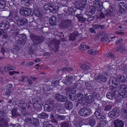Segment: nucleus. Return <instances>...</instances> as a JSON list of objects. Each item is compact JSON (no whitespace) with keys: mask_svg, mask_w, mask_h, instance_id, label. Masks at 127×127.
Masks as SVG:
<instances>
[{"mask_svg":"<svg viewBox=\"0 0 127 127\" xmlns=\"http://www.w3.org/2000/svg\"><path fill=\"white\" fill-rule=\"evenodd\" d=\"M27 20L25 18L19 19L17 21V24L19 26H23L27 22Z\"/></svg>","mask_w":127,"mask_h":127,"instance_id":"19","label":"nucleus"},{"mask_svg":"<svg viewBox=\"0 0 127 127\" xmlns=\"http://www.w3.org/2000/svg\"><path fill=\"white\" fill-rule=\"evenodd\" d=\"M8 118L6 116L0 117V127H8Z\"/></svg>","mask_w":127,"mask_h":127,"instance_id":"7","label":"nucleus"},{"mask_svg":"<svg viewBox=\"0 0 127 127\" xmlns=\"http://www.w3.org/2000/svg\"><path fill=\"white\" fill-rule=\"evenodd\" d=\"M11 92V90L10 89H7L5 91V94L6 95H9Z\"/></svg>","mask_w":127,"mask_h":127,"instance_id":"62","label":"nucleus"},{"mask_svg":"<svg viewBox=\"0 0 127 127\" xmlns=\"http://www.w3.org/2000/svg\"><path fill=\"white\" fill-rule=\"evenodd\" d=\"M87 0H82L79 4L80 9L77 10V11H81V10L87 4Z\"/></svg>","mask_w":127,"mask_h":127,"instance_id":"28","label":"nucleus"},{"mask_svg":"<svg viewBox=\"0 0 127 127\" xmlns=\"http://www.w3.org/2000/svg\"><path fill=\"white\" fill-rule=\"evenodd\" d=\"M80 12L79 14H77L76 15V16L78 18V21L81 23H84L87 20V19L85 18L83 16H80L81 11H78ZM88 19H87L88 21Z\"/></svg>","mask_w":127,"mask_h":127,"instance_id":"18","label":"nucleus"},{"mask_svg":"<svg viewBox=\"0 0 127 127\" xmlns=\"http://www.w3.org/2000/svg\"><path fill=\"white\" fill-rule=\"evenodd\" d=\"M30 36L33 43L35 44L41 43L43 40V39L42 37L37 36L34 34H31Z\"/></svg>","mask_w":127,"mask_h":127,"instance_id":"2","label":"nucleus"},{"mask_svg":"<svg viewBox=\"0 0 127 127\" xmlns=\"http://www.w3.org/2000/svg\"><path fill=\"white\" fill-rule=\"evenodd\" d=\"M89 122L91 126H93L95 124V119L92 117L89 118Z\"/></svg>","mask_w":127,"mask_h":127,"instance_id":"39","label":"nucleus"},{"mask_svg":"<svg viewBox=\"0 0 127 127\" xmlns=\"http://www.w3.org/2000/svg\"><path fill=\"white\" fill-rule=\"evenodd\" d=\"M73 78L71 76L68 77L65 81V83L67 86H69L73 82Z\"/></svg>","mask_w":127,"mask_h":127,"instance_id":"27","label":"nucleus"},{"mask_svg":"<svg viewBox=\"0 0 127 127\" xmlns=\"http://www.w3.org/2000/svg\"><path fill=\"white\" fill-rule=\"evenodd\" d=\"M90 51L91 52L90 53H91V54L94 55H96L99 53V51H94L92 50H91Z\"/></svg>","mask_w":127,"mask_h":127,"instance_id":"63","label":"nucleus"},{"mask_svg":"<svg viewBox=\"0 0 127 127\" xmlns=\"http://www.w3.org/2000/svg\"><path fill=\"white\" fill-rule=\"evenodd\" d=\"M119 89L121 91L127 92V86L125 85H121L120 86Z\"/></svg>","mask_w":127,"mask_h":127,"instance_id":"43","label":"nucleus"},{"mask_svg":"<svg viewBox=\"0 0 127 127\" xmlns=\"http://www.w3.org/2000/svg\"><path fill=\"white\" fill-rule=\"evenodd\" d=\"M115 127H123L124 123L123 121L119 119L115 120L113 122Z\"/></svg>","mask_w":127,"mask_h":127,"instance_id":"13","label":"nucleus"},{"mask_svg":"<svg viewBox=\"0 0 127 127\" xmlns=\"http://www.w3.org/2000/svg\"><path fill=\"white\" fill-rule=\"evenodd\" d=\"M66 8L65 9L66 10H65L64 9V12H66V13H67V14H68L69 15L71 14H72V10L73 9V8H68L67 7H66Z\"/></svg>","mask_w":127,"mask_h":127,"instance_id":"42","label":"nucleus"},{"mask_svg":"<svg viewBox=\"0 0 127 127\" xmlns=\"http://www.w3.org/2000/svg\"><path fill=\"white\" fill-rule=\"evenodd\" d=\"M19 12L20 14L23 15L28 16L31 14L32 11L28 8H24L21 6L20 8Z\"/></svg>","mask_w":127,"mask_h":127,"instance_id":"5","label":"nucleus"},{"mask_svg":"<svg viewBox=\"0 0 127 127\" xmlns=\"http://www.w3.org/2000/svg\"><path fill=\"white\" fill-rule=\"evenodd\" d=\"M119 80L121 83L125 82V77L123 76H121L119 78Z\"/></svg>","mask_w":127,"mask_h":127,"instance_id":"55","label":"nucleus"},{"mask_svg":"<svg viewBox=\"0 0 127 127\" xmlns=\"http://www.w3.org/2000/svg\"><path fill=\"white\" fill-rule=\"evenodd\" d=\"M13 49V50H14L15 51H16V52H18V51L20 50V49L19 47L16 46H14Z\"/></svg>","mask_w":127,"mask_h":127,"instance_id":"59","label":"nucleus"},{"mask_svg":"<svg viewBox=\"0 0 127 127\" xmlns=\"http://www.w3.org/2000/svg\"><path fill=\"white\" fill-rule=\"evenodd\" d=\"M118 96L121 98H126L127 97V93L125 92H121L119 94Z\"/></svg>","mask_w":127,"mask_h":127,"instance_id":"46","label":"nucleus"},{"mask_svg":"<svg viewBox=\"0 0 127 127\" xmlns=\"http://www.w3.org/2000/svg\"><path fill=\"white\" fill-rule=\"evenodd\" d=\"M70 125L69 123L64 122L62 123L61 127H70Z\"/></svg>","mask_w":127,"mask_h":127,"instance_id":"53","label":"nucleus"},{"mask_svg":"<svg viewBox=\"0 0 127 127\" xmlns=\"http://www.w3.org/2000/svg\"><path fill=\"white\" fill-rule=\"evenodd\" d=\"M55 108L56 106L55 104H51L50 106L48 105L47 107L45 106L44 109H46L48 112H50L51 110L55 112L56 111Z\"/></svg>","mask_w":127,"mask_h":127,"instance_id":"24","label":"nucleus"},{"mask_svg":"<svg viewBox=\"0 0 127 127\" xmlns=\"http://www.w3.org/2000/svg\"><path fill=\"white\" fill-rule=\"evenodd\" d=\"M72 24L71 20L67 19L63 21L61 25H60L59 27L61 28H67L71 25Z\"/></svg>","mask_w":127,"mask_h":127,"instance_id":"4","label":"nucleus"},{"mask_svg":"<svg viewBox=\"0 0 127 127\" xmlns=\"http://www.w3.org/2000/svg\"><path fill=\"white\" fill-rule=\"evenodd\" d=\"M85 96L86 98V101L88 103H91L94 101L95 98L93 95H88V94L86 93L85 94Z\"/></svg>","mask_w":127,"mask_h":127,"instance_id":"16","label":"nucleus"},{"mask_svg":"<svg viewBox=\"0 0 127 127\" xmlns=\"http://www.w3.org/2000/svg\"><path fill=\"white\" fill-rule=\"evenodd\" d=\"M40 102L39 101H35L33 103V107L39 109L41 107Z\"/></svg>","mask_w":127,"mask_h":127,"instance_id":"37","label":"nucleus"},{"mask_svg":"<svg viewBox=\"0 0 127 127\" xmlns=\"http://www.w3.org/2000/svg\"><path fill=\"white\" fill-rule=\"evenodd\" d=\"M95 79L97 81L103 82H105L107 80V77L102 74H100L96 76Z\"/></svg>","mask_w":127,"mask_h":127,"instance_id":"14","label":"nucleus"},{"mask_svg":"<svg viewBox=\"0 0 127 127\" xmlns=\"http://www.w3.org/2000/svg\"><path fill=\"white\" fill-rule=\"evenodd\" d=\"M119 93L118 91L114 88L112 89L111 91L108 93L106 95L107 98L110 100L114 99Z\"/></svg>","mask_w":127,"mask_h":127,"instance_id":"1","label":"nucleus"},{"mask_svg":"<svg viewBox=\"0 0 127 127\" xmlns=\"http://www.w3.org/2000/svg\"><path fill=\"white\" fill-rule=\"evenodd\" d=\"M106 122L104 120L100 121L97 126L99 127H103L106 125Z\"/></svg>","mask_w":127,"mask_h":127,"instance_id":"47","label":"nucleus"},{"mask_svg":"<svg viewBox=\"0 0 127 127\" xmlns=\"http://www.w3.org/2000/svg\"><path fill=\"white\" fill-rule=\"evenodd\" d=\"M15 12L14 11H10L9 16L13 17H14L15 15Z\"/></svg>","mask_w":127,"mask_h":127,"instance_id":"58","label":"nucleus"},{"mask_svg":"<svg viewBox=\"0 0 127 127\" xmlns=\"http://www.w3.org/2000/svg\"><path fill=\"white\" fill-rule=\"evenodd\" d=\"M34 45L33 44H32L30 47L28 53L30 55H32L34 53Z\"/></svg>","mask_w":127,"mask_h":127,"instance_id":"36","label":"nucleus"},{"mask_svg":"<svg viewBox=\"0 0 127 127\" xmlns=\"http://www.w3.org/2000/svg\"><path fill=\"white\" fill-rule=\"evenodd\" d=\"M94 4L95 6L99 7V9L101 10L103 8V3L102 2L98 0H96L94 1Z\"/></svg>","mask_w":127,"mask_h":127,"instance_id":"23","label":"nucleus"},{"mask_svg":"<svg viewBox=\"0 0 127 127\" xmlns=\"http://www.w3.org/2000/svg\"><path fill=\"white\" fill-rule=\"evenodd\" d=\"M44 9L45 10H49L50 11L53 13H56V9L53 8L52 9H51L50 8V7L48 5H45L43 7Z\"/></svg>","mask_w":127,"mask_h":127,"instance_id":"30","label":"nucleus"},{"mask_svg":"<svg viewBox=\"0 0 127 127\" xmlns=\"http://www.w3.org/2000/svg\"><path fill=\"white\" fill-rule=\"evenodd\" d=\"M33 124L35 126H38L39 123L38 121L36 119H32Z\"/></svg>","mask_w":127,"mask_h":127,"instance_id":"54","label":"nucleus"},{"mask_svg":"<svg viewBox=\"0 0 127 127\" xmlns=\"http://www.w3.org/2000/svg\"><path fill=\"white\" fill-rule=\"evenodd\" d=\"M56 18L54 16H52L49 20V23L50 25L52 26H53L56 25Z\"/></svg>","mask_w":127,"mask_h":127,"instance_id":"31","label":"nucleus"},{"mask_svg":"<svg viewBox=\"0 0 127 127\" xmlns=\"http://www.w3.org/2000/svg\"><path fill=\"white\" fill-rule=\"evenodd\" d=\"M38 118L42 119L47 118L49 117L48 115L44 112H42L38 115Z\"/></svg>","mask_w":127,"mask_h":127,"instance_id":"35","label":"nucleus"},{"mask_svg":"<svg viewBox=\"0 0 127 127\" xmlns=\"http://www.w3.org/2000/svg\"><path fill=\"white\" fill-rule=\"evenodd\" d=\"M111 108L112 107L111 105H107L105 106L104 110L106 111H109L111 109Z\"/></svg>","mask_w":127,"mask_h":127,"instance_id":"61","label":"nucleus"},{"mask_svg":"<svg viewBox=\"0 0 127 127\" xmlns=\"http://www.w3.org/2000/svg\"><path fill=\"white\" fill-rule=\"evenodd\" d=\"M43 127H55L49 124L47 121H44L43 123Z\"/></svg>","mask_w":127,"mask_h":127,"instance_id":"41","label":"nucleus"},{"mask_svg":"<svg viewBox=\"0 0 127 127\" xmlns=\"http://www.w3.org/2000/svg\"><path fill=\"white\" fill-rule=\"evenodd\" d=\"M110 82L114 85L116 88H118L120 85V83L118 81V79L114 77L112 78L110 80Z\"/></svg>","mask_w":127,"mask_h":127,"instance_id":"21","label":"nucleus"},{"mask_svg":"<svg viewBox=\"0 0 127 127\" xmlns=\"http://www.w3.org/2000/svg\"><path fill=\"white\" fill-rule=\"evenodd\" d=\"M78 112L80 116L84 117L88 116L91 113L90 110L85 107L81 108Z\"/></svg>","mask_w":127,"mask_h":127,"instance_id":"3","label":"nucleus"},{"mask_svg":"<svg viewBox=\"0 0 127 127\" xmlns=\"http://www.w3.org/2000/svg\"><path fill=\"white\" fill-rule=\"evenodd\" d=\"M9 51V52L13 54V57L15 58H17L18 56V52H16V51H15L14 50L11 49H10Z\"/></svg>","mask_w":127,"mask_h":127,"instance_id":"44","label":"nucleus"},{"mask_svg":"<svg viewBox=\"0 0 127 127\" xmlns=\"http://www.w3.org/2000/svg\"><path fill=\"white\" fill-rule=\"evenodd\" d=\"M51 121L52 123H55L56 122V119L55 118V117L54 116V115L53 114H51Z\"/></svg>","mask_w":127,"mask_h":127,"instance_id":"57","label":"nucleus"},{"mask_svg":"<svg viewBox=\"0 0 127 127\" xmlns=\"http://www.w3.org/2000/svg\"><path fill=\"white\" fill-rule=\"evenodd\" d=\"M4 70L5 72H7L9 70H14L15 68L12 66H6L4 67Z\"/></svg>","mask_w":127,"mask_h":127,"instance_id":"38","label":"nucleus"},{"mask_svg":"<svg viewBox=\"0 0 127 127\" xmlns=\"http://www.w3.org/2000/svg\"><path fill=\"white\" fill-rule=\"evenodd\" d=\"M76 95L78 98L79 103L81 104L83 106H85L87 104V102L84 99L82 94L81 93H78Z\"/></svg>","mask_w":127,"mask_h":127,"instance_id":"11","label":"nucleus"},{"mask_svg":"<svg viewBox=\"0 0 127 127\" xmlns=\"http://www.w3.org/2000/svg\"><path fill=\"white\" fill-rule=\"evenodd\" d=\"M87 49H89V47L87 46ZM81 51H84L86 50L87 49L85 44L84 43H81V45L79 47Z\"/></svg>","mask_w":127,"mask_h":127,"instance_id":"34","label":"nucleus"},{"mask_svg":"<svg viewBox=\"0 0 127 127\" xmlns=\"http://www.w3.org/2000/svg\"><path fill=\"white\" fill-rule=\"evenodd\" d=\"M67 100V98L59 94H56V100L59 102H65Z\"/></svg>","mask_w":127,"mask_h":127,"instance_id":"15","label":"nucleus"},{"mask_svg":"<svg viewBox=\"0 0 127 127\" xmlns=\"http://www.w3.org/2000/svg\"><path fill=\"white\" fill-rule=\"evenodd\" d=\"M78 35V32H73V33L70 35L69 38V40L72 41H75L76 39V37Z\"/></svg>","mask_w":127,"mask_h":127,"instance_id":"26","label":"nucleus"},{"mask_svg":"<svg viewBox=\"0 0 127 127\" xmlns=\"http://www.w3.org/2000/svg\"><path fill=\"white\" fill-rule=\"evenodd\" d=\"M105 41L106 42H108V43H109L110 41H111L113 40V39L114 38V37H112L111 38L110 37V36L109 35L108 37H105Z\"/></svg>","mask_w":127,"mask_h":127,"instance_id":"49","label":"nucleus"},{"mask_svg":"<svg viewBox=\"0 0 127 127\" xmlns=\"http://www.w3.org/2000/svg\"><path fill=\"white\" fill-rule=\"evenodd\" d=\"M72 68L70 67H65L64 68H63L62 69H59L57 71V72L58 73H59V72H62V70H67L69 71L70 70L71 71L72 70Z\"/></svg>","mask_w":127,"mask_h":127,"instance_id":"51","label":"nucleus"},{"mask_svg":"<svg viewBox=\"0 0 127 127\" xmlns=\"http://www.w3.org/2000/svg\"><path fill=\"white\" fill-rule=\"evenodd\" d=\"M6 6V2L4 0H0V8L3 9Z\"/></svg>","mask_w":127,"mask_h":127,"instance_id":"45","label":"nucleus"},{"mask_svg":"<svg viewBox=\"0 0 127 127\" xmlns=\"http://www.w3.org/2000/svg\"><path fill=\"white\" fill-rule=\"evenodd\" d=\"M116 50L119 52L121 53H123L125 51V47L123 45L118 46L116 48Z\"/></svg>","mask_w":127,"mask_h":127,"instance_id":"32","label":"nucleus"},{"mask_svg":"<svg viewBox=\"0 0 127 127\" xmlns=\"http://www.w3.org/2000/svg\"><path fill=\"white\" fill-rule=\"evenodd\" d=\"M56 111L62 114L64 113V111L63 109L60 107H59L57 106L56 107Z\"/></svg>","mask_w":127,"mask_h":127,"instance_id":"50","label":"nucleus"},{"mask_svg":"<svg viewBox=\"0 0 127 127\" xmlns=\"http://www.w3.org/2000/svg\"><path fill=\"white\" fill-rule=\"evenodd\" d=\"M93 96H95L98 100H99L101 99L100 95L99 93L96 92H94L93 94Z\"/></svg>","mask_w":127,"mask_h":127,"instance_id":"52","label":"nucleus"},{"mask_svg":"<svg viewBox=\"0 0 127 127\" xmlns=\"http://www.w3.org/2000/svg\"><path fill=\"white\" fill-rule=\"evenodd\" d=\"M95 8L93 6H91L90 7L89 10L86 12L85 14L88 16H92L95 12Z\"/></svg>","mask_w":127,"mask_h":127,"instance_id":"22","label":"nucleus"},{"mask_svg":"<svg viewBox=\"0 0 127 127\" xmlns=\"http://www.w3.org/2000/svg\"><path fill=\"white\" fill-rule=\"evenodd\" d=\"M33 119L30 117H26L25 119V120L26 122L32 123V121Z\"/></svg>","mask_w":127,"mask_h":127,"instance_id":"56","label":"nucleus"},{"mask_svg":"<svg viewBox=\"0 0 127 127\" xmlns=\"http://www.w3.org/2000/svg\"><path fill=\"white\" fill-rule=\"evenodd\" d=\"M73 107L72 103L69 101L65 103V107L67 109L70 110Z\"/></svg>","mask_w":127,"mask_h":127,"instance_id":"29","label":"nucleus"},{"mask_svg":"<svg viewBox=\"0 0 127 127\" xmlns=\"http://www.w3.org/2000/svg\"><path fill=\"white\" fill-rule=\"evenodd\" d=\"M17 36L19 37L18 40V43L20 45H24L26 43V35L24 34H20L18 35Z\"/></svg>","mask_w":127,"mask_h":127,"instance_id":"8","label":"nucleus"},{"mask_svg":"<svg viewBox=\"0 0 127 127\" xmlns=\"http://www.w3.org/2000/svg\"><path fill=\"white\" fill-rule=\"evenodd\" d=\"M18 111L17 108H14L12 109L11 111L12 116L13 118H15L17 117L20 116V114H23V111H21L19 110Z\"/></svg>","mask_w":127,"mask_h":127,"instance_id":"12","label":"nucleus"},{"mask_svg":"<svg viewBox=\"0 0 127 127\" xmlns=\"http://www.w3.org/2000/svg\"><path fill=\"white\" fill-rule=\"evenodd\" d=\"M6 115L4 107H3L2 108L0 109V117L6 116Z\"/></svg>","mask_w":127,"mask_h":127,"instance_id":"33","label":"nucleus"},{"mask_svg":"<svg viewBox=\"0 0 127 127\" xmlns=\"http://www.w3.org/2000/svg\"><path fill=\"white\" fill-rule=\"evenodd\" d=\"M93 28L96 30H98L99 29V25L94 24L92 26Z\"/></svg>","mask_w":127,"mask_h":127,"instance_id":"60","label":"nucleus"},{"mask_svg":"<svg viewBox=\"0 0 127 127\" xmlns=\"http://www.w3.org/2000/svg\"><path fill=\"white\" fill-rule=\"evenodd\" d=\"M17 105L18 107H19V110L20 109L21 111H23L24 112L26 111V108L27 104L24 101L22 100H19Z\"/></svg>","mask_w":127,"mask_h":127,"instance_id":"9","label":"nucleus"},{"mask_svg":"<svg viewBox=\"0 0 127 127\" xmlns=\"http://www.w3.org/2000/svg\"><path fill=\"white\" fill-rule=\"evenodd\" d=\"M101 111L98 109H96V111L95 112V114L97 119H105V117L104 116L101 115L100 113Z\"/></svg>","mask_w":127,"mask_h":127,"instance_id":"20","label":"nucleus"},{"mask_svg":"<svg viewBox=\"0 0 127 127\" xmlns=\"http://www.w3.org/2000/svg\"><path fill=\"white\" fill-rule=\"evenodd\" d=\"M119 110L116 108H114L108 114V116L113 119H115L119 115Z\"/></svg>","mask_w":127,"mask_h":127,"instance_id":"6","label":"nucleus"},{"mask_svg":"<svg viewBox=\"0 0 127 127\" xmlns=\"http://www.w3.org/2000/svg\"><path fill=\"white\" fill-rule=\"evenodd\" d=\"M123 41V39L121 38H118L116 40V41L117 43H121Z\"/></svg>","mask_w":127,"mask_h":127,"instance_id":"64","label":"nucleus"},{"mask_svg":"<svg viewBox=\"0 0 127 127\" xmlns=\"http://www.w3.org/2000/svg\"><path fill=\"white\" fill-rule=\"evenodd\" d=\"M9 24L8 23H2L0 24V29L2 30H5L9 27Z\"/></svg>","mask_w":127,"mask_h":127,"instance_id":"25","label":"nucleus"},{"mask_svg":"<svg viewBox=\"0 0 127 127\" xmlns=\"http://www.w3.org/2000/svg\"><path fill=\"white\" fill-rule=\"evenodd\" d=\"M80 67L82 69L85 70L89 69L90 67L89 66L87 65L86 64H81Z\"/></svg>","mask_w":127,"mask_h":127,"instance_id":"48","label":"nucleus"},{"mask_svg":"<svg viewBox=\"0 0 127 127\" xmlns=\"http://www.w3.org/2000/svg\"><path fill=\"white\" fill-rule=\"evenodd\" d=\"M120 9L119 12L120 13L122 14L124 13L127 9V4L124 2H122L119 3Z\"/></svg>","mask_w":127,"mask_h":127,"instance_id":"10","label":"nucleus"},{"mask_svg":"<svg viewBox=\"0 0 127 127\" xmlns=\"http://www.w3.org/2000/svg\"><path fill=\"white\" fill-rule=\"evenodd\" d=\"M121 111L125 118L127 119V109L122 108L121 109Z\"/></svg>","mask_w":127,"mask_h":127,"instance_id":"40","label":"nucleus"},{"mask_svg":"<svg viewBox=\"0 0 127 127\" xmlns=\"http://www.w3.org/2000/svg\"><path fill=\"white\" fill-rule=\"evenodd\" d=\"M50 50L56 52V40H53L51 41L48 44Z\"/></svg>","mask_w":127,"mask_h":127,"instance_id":"17","label":"nucleus"}]
</instances>
